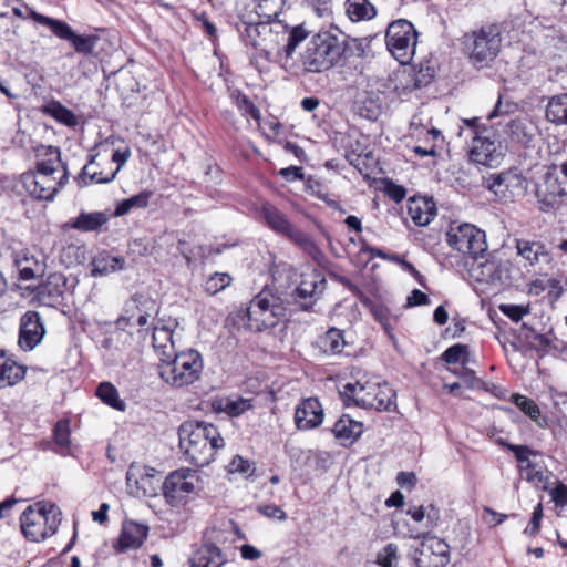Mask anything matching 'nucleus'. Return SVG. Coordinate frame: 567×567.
<instances>
[{
    "instance_id": "obj_1",
    "label": "nucleus",
    "mask_w": 567,
    "mask_h": 567,
    "mask_svg": "<svg viewBox=\"0 0 567 567\" xmlns=\"http://www.w3.org/2000/svg\"><path fill=\"white\" fill-rule=\"evenodd\" d=\"M37 171L21 175L24 189L34 198L53 200L69 179L58 147L41 145L37 148Z\"/></svg>"
},
{
    "instance_id": "obj_2",
    "label": "nucleus",
    "mask_w": 567,
    "mask_h": 567,
    "mask_svg": "<svg viewBox=\"0 0 567 567\" xmlns=\"http://www.w3.org/2000/svg\"><path fill=\"white\" fill-rule=\"evenodd\" d=\"M179 446L186 460L196 466L208 465L225 445L218 429L210 423L186 421L178 430Z\"/></svg>"
},
{
    "instance_id": "obj_3",
    "label": "nucleus",
    "mask_w": 567,
    "mask_h": 567,
    "mask_svg": "<svg viewBox=\"0 0 567 567\" xmlns=\"http://www.w3.org/2000/svg\"><path fill=\"white\" fill-rule=\"evenodd\" d=\"M340 394L344 401H352L363 409L377 411H392L396 408L395 392L386 382L367 380L365 382H348Z\"/></svg>"
},
{
    "instance_id": "obj_4",
    "label": "nucleus",
    "mask_w": 567,
    "mask_h": 567,
    "mask_svg": "<svg viewBox=\"0 0 567 567\" xmlns=\"http://www.w3.org/2000/svg\"><path fill=\"white\" fill-rule=\"evenodd\" d=\"M347 49L346 41L338 34L324 31L315 34L302 54V62L309 72H323L334 66Z\"/></svg>"
},
{
    "instance_id": "obj_5",
    "label": "nucleus",
    "mask_w": 567,
    "mask_h": 567,
    "mask_svg": "<svg viewBox=\"0 0 567 567\" xmlns=\"http://www.w3.org/2000/svg\"><path fill=\"white\" fill-rule=\"evenodd\" d=\"M204 361L194 349L175 352L158 364L161 379L174 388H183L196 382L202 374Z\"/></svg>"
},
{
    "instance_id": "obj_6",
    "label": "nucleus",
    "mask_w": 567,
    "mask_h": 567,
    "mask_svg": "<svg viewBox=\"0 0 567 567\" xmlns=\"http://www.w3.org/2000/svg\"><path fill=\"white\" fill-rule=\"evenodd\" d=\"M61 511L52 503L30 505L20 517L21 532L30 542L39 543L54 535L61 524Z\"/></svg>"
},
{
    "instance_id": "obj_7",
    "label": "nucleus",
    "mask_w": 567,
    "mask_h": 567,
    "mask_svg": "<svg viewBox=\"0 0 567 567\" xmlns=\"http://www.w3.org/2000/svg\"><path fill=\"white\" fill-rule=\"evenodd\" d=\"M502 30L497 23L484 24L464 35V45L471 62L475 65H487L499 53Z\"/></svg>"
},
{
    "instance_id": "obj_8",
    "label": "nucleus",
    "mask_w": 567,
    "mask_h": 567,
    "mask_svg": "<svg viewBox=\"0 0 567 567\" xmlns=\"http://www.w3.org/2000/svg\"><path fill=\"white\" fill-rule=\"evenodd\" d=\"M286 316L284 300L271 290L260 291L249 303L247 317L251 328L264 330L275 327Z\"/></svg>"
},
{
    "instance_id": "obj_9",
    "label": "nucleus",
    "mask_w": 567,
    "mask_h": 567,
    "mask_svg": "<svg viewBox=\"0 0 567 567\" xmlns=\"http://www.w3.org/2000/svg\"><path fill=\"white\" fill-rule=\"evenodd\" d=\"M446 241L454 250L473 260L483 258L487 252L485 231L472 224L451 225L446 233Z\"/></svg>"
},
{
    "instance_id": "obj_10",
    "label": "nucleus",
    "mask_w": 567,
    "mask_h": 567,
    "mask_svg": "<svg viewBox=\"0 0 567 567\" xmlns=\"http://www.w3.org/2000/svg\"><path fill=\"white\" fill-rule=\"evenodd\" d=\"M385 39L388 50L401 64H408L412 60L415 53L417 33L410 21L399 19L390 23Z\"/></svg>"
},
{
    "instance_id": "obj_11",
    "label": "nucleus",
    "mask_w": 567,
    "mask_h": 567,
    "mask_svg": "<svg viewBox=\"0 0 567 567\" xmlns=\"http://www.w3.org/2000/svg\"><path fill=\"white\" fill-rule=\"evenodd\" d=\"M195 470L182 468L172 472L162 483L163 496L171 506H181L188 502L198 483Z\"/></svg>"
},
{
    "instance_id": "obj_12",
    "label": "nucleus",
    "mask_w": 567,
    "mask_h": 567,
    "mask_svg": "<svg viewBox=\"0 0 567 567\" xmlns=\"http://www.w3.org/2000/svg\"><path fill=\"white\" fill-rule=\"evenodd\" d=\"M503 156L501 141L492 128L483 127L476 131L470 151V157L474 163L492 167L498 165Z\"/></svg>"
},
{
    "instance_id": "obj_13",
    "label": "nucleus",
    "mask_w": 567,
    "mask_h": 567,
    "mask_svg": "<svg viewBox=\"0 0 567 567\" xmlns=\"http://www.w3.org/2000/svg\"><path fill=\"white\" fill-rule=\"evenodd\" d=\"M326 277L317 269L301 274L297 288L291 293L296 305L303 311H310L326 289Z\"/></svg>"
},
{
    "instance_id": "obj_14",
    "label": "nucleus",
    "mask_w": 567,
    "mask_h": 567,
    "mask_svg": "<svg viewBox=\"0 0 567 567\" xmlns=\"http://www.w3.org/2000/svg\"><path fill=\"white\" fill-rule=\"evenodd\" d=\"M488 188L505 202L523 197L527 190L526 178L516 169L501 172L489 177Z\"/></svg>"
},
{
    "instance_id": "obj_15",
    "label": "nucleus",
    "mask_w": 567,
    "mask_h": 567,
    "mask_svg": "<svg viewBox=\"0 0 567 567\" xmlns=\"http://www.w3.org/2000/svg\"><path fill=\"white\" fill-rule=\"evenodd\" d=\"M126 482L131 493L138 497L156 496L163 483L154 468L134 464L128 467Z\"/></svg>"
},
{
    "instance_id": "obj_16",
    "label": "nucleus",
    "mask_w": 567,
    "mask_h": 567,
    "mask_svg": "<svg viewBox=\"0 0 567 567\" xmlns=\"http://www.w3.org/2000/svg\"><path fill=\"white\" fill-rule=\"evenodd\" d=\"M413 559L416 567H445L450 561V546L436 536L425 537Z\"/></svg>"
},
{
    "instance_id": "obj_17",
    "label": "nucleus",
    "mask_w": 567,
    "mask_h": 567,
    "mask_svg": "<svg viewBox=\"0 0 567 567\" xmlns=\"http://www.w3.org/2000/svg\"><path fill=\"white\" fill-rule=\"evenodd\" d=\"M44 324L39 312L29 310L20 319L19 346L23 350H33L43 339Z\"/></svg>"
},
{
    "instance_id": "obj_18",
    "label": "nucleus",
    "mask_w": 567,
    "mask_h": 567,
    "mask_svg": "<svg viewBox=\"0 0 567 567\" xmlns=\"http://www.w3.org/2000/svg\"><path fill=\"white\" fill-rule=\"evenodd\" d=\"M323 409L316 398L303 399L295 410V424L300 431L318 427L323 422Z\"/></svg>"
},
{
    "instance_id": "obj_19",
    "label": "nucleus",
    "mask_w": 567,
    "mask_h": 567,
    "mask_svg": "<svg viewBox=\"0 0 567 567\" xmlns=\"http://www.w3.org/2000/svg\"><path fill=\"white\" fill-rule=\"evenodd\" d=\"M148 534V526L135 520H125L118 537L116 549L126 551L141 547Z\"/></svg>"
},
{
    "instance_id": "obj_20",
    "label": "nucleus",
    "mask_w": 567,
    "mask_h": 567,
    "mask_svg": "<svg viewBox=\"0 0 567 567\" xmlns=\"http://www.w3.org/2000/svg\"><path fill=\"white\" fill-rule=\"evenodd\" d=\"M483 255V258L473 260L470 272L480 282H496L503 278V270L501 265L495 259H489Z\"/></svg>"
},
{
    "instance_id": "obj_21",
    "label": "nucleus",
    "mask_w": 567,
    "mask_h": 567,
    "mask_svg": "<svg viewBox=\"0 0 567 567\" xmlns=\"http://www.w3.org/2000/svg\"><path fill=\"white\" fill-rule=\"evenodd\" d=\"M190 567H221L226 559L221 550L214 544H203L190 557Z\"/></svg>"
},
{
    "instance_id": "obj_22",
    "label": "nucleus",
    "mask_w": 567,
    "mask_h": 567,
    "mask_svg": "<svg viewBox=\"0 0 567 567\" xmlns=\"http://www.w3.org/2000/svg\"><path fill=\"white\" fill-rule=\"evenodd\" d=\"M173 333V329L168 324H156L153 328V347L157 352L159 362L164 361L168 357H172V354L176 352Z\"/></svg>"
},
{
    "instance_id": "obj_23",
    "label": "nucleus",
    "mask_w": 567,
    "mask_h": 567,
    "mask_svg": "<svg viewBox=\"0 0 567 567\" xmlns=\"http://www.w3.org/2000/svg\"><path fill=\"white\" fill-rule=\"evenodd\" d=\"M408 215L416 226H426L436 215L435 205L423 197L411 198L408 203Z\"/></svg>"
},
{
    "instance_id": "obj_24",
    "label": "nucleus",
    "mask_w": 567,
    "mask_h": 567,
    "mask_svg": "<svg viewBox=\"0 0 567 567\" xmlns=\"http://www.w3.org/2000/svg\"><path fill=\"white\" fill-rule=\"evenodd\" d=\"M14 265L21 280H32L44 272V264L29 250H22L14 257Z\"/></svg>"
},
{
    "instance_id": "obj_25",
    "label": "nucleus",
    "mask_w": 567,
    "mask_h": 567,
    "mask_svg": "<svg viewBox=\"0 0 567 567\" xmlns=\"http://www.w3.org/2000/svg\"><path fill=\"white\" fill-rule=\"evenodd\" d=\"M333 434L338 440L342 441L343 445L351 444L357 441L362 432L363 424L352 420L348 415H342L333 426Z\"/></svg>"
},
{
    "instance_id": "obj_26",
    "label": "nucleus",
    "mask_w": 567,
    "mask_h": 567,
    "mask_svg": "<svg viewBox=\"0 0 567 567\" xmlns=\"http://www.w3.org/2000/svg\"><path fill=\"white\" fill-rule=\"evenodd\" d=\"M125 260L122 257L111 256L106 251L97 254L91 262V276L102 277L122 270Z\"/></svg>"
},
{
    "instance_id": "obj_27",
    "label": "nucleus",
    "mask_w": 567,
    "mask_h": 567,
    "mask_svg": "<svg viewBox=\"0 0 567 567\" xmlns=\"http://www.w3.org/2000/svg\"><path fill=\"white\" fill-rule=\"evenodd\" d=\"M516 249L518 256L532 266L539 264L542 260L547 261L549 259L545 245L539 241L516 239Z\"/></svg>"
},
{
    "instance_id": "obj_28",
    "label": "nucleus",
    "mask_w": 567,
    "mask_h": 567,
    "mask_svg": "<svg viewBox=\"0 0 567 567\" xmlns=\"http://www.w3.org/2000/svg\"><path fill=\"white\" fill-rule=\"evenodd\" d=\"M260 215L269 228L282 236L293 226L286 215L271 204L262 205Z\"/></svg>"
},
{
    "instance_id": "obj_29",
    "label": "nucleus",
    "mask_w": 567,
    "mask_h": 567,
    "mask_svg": "<svg viewBox=\"0 0 567 567\" xmlns=\"http://www.w3.org/2000/svg\"><path fill=\"white\" fill-rule=\"evenodd\" d=\"M545 117L555 125H567V93L556 94L548 99Z\"/></svg>"
},
{
    "instance_id": "obj_30",
    "label": "nucleus",
    "mask_w": 567,
    "mask_h": 567,
    "mask_svg": "<svg viewBox=\"0 0 567 567\" xmlns=\"http://www.w3.org/2000/svg\"><path fill=\"white\" fill-rule=\"evenodd\" d=\"M24 374V367L0 353V389L18 383Z\"/></svg>"
},
{
    "instance_id": "obj_31",
    "label": "nucleus",
    "mask_w": 567,
    "mask_h": 567,
    "mask_svg": "<svg viewBox=\"0 0 567 567\" xmlns=\"http://www.w3.org/2000/svg\"><path fill=\"white\" fill-rule=\"evenodd\" d=\"M30 12V18L33 19L35 22L41 23L43 25H47L51 29V31L60 39L62 40H69L71 41L74 37V32L72 28L60 20L47 17L44 14H41L37 11H34L32 8L27 7L25 8Z\"/></svg>"
},
{
    "instance_id": "obj_32",
    "label": "nucleus",
    "mask_w": 567,
    "mask_h": 567,
    "mask_svg": "<svg viewBox=\"0 0 567 567\" xmlns=\"http://www.w3.org/2000/svg\"><path fill=\"white\" fill-rule=\"evenodd\" d=\"M107 220V215L103 212H82L70 223V227L80 231H96L106 224Z\"/></svg>"
},
{
    "instance_id": "obj_33",
    "label": "nucleus",
    "mask_w": 567,
    "mask_h": 567,
    "mask_svg": "<svg viewBox=\"0 0 567 567\" xmlns=\"http://www.w3.org/2000/svg\"><path fill=\"white\" fill-rule=\"evenodd\" d=\"M346 13L351 21L358 22L374 18L377 10L369 0H347Z\"/></svg>"
},
{
    "instance_id": "obj_34",
    "label": "nucleus",
    "mask_w": 567,
    "mask_h": 567,
    "mask_svg": "<svg viewBox=\"0 0 567 567\" xmlns=\"http://www.w3.org/2000/svg\"><path fill=\"white\" fill-rule=\"evenodd\" d=\"M267 33H270V29L266 23L250 22L246 24L241 35L246 39L247 43L251 44L254 48L264 50L268 60H272V49L262 48V43L259 40L260 35Z\"/></svg>"
},
{
    "instance_id": "obj_35",
    "label": "nucleus",
    "mask_w": 567,
    "mask_h": 567,
    "mask_svg": "<svg viewBox=\"0 0 567 567\" xmlns=\"http://www.w3.org/2000/svg\"><path fill=\"white\" fill-rule=\"evenodd\" d=\"M320 349L327 354H339L342 352L346 341L343 331L330 328L318 341Z\"/></svg>"
},
{
    "instance_id": "obj_36",
    "label": "nucleus",
    "mask_w": 567,
    "mask_h": 567,
    "mask_svg": "<svg viewBox=\"0 0 567 567\" xmlns=\"http://www.w3.org/2000/svg\"><path fill=\"white\" fill-rule=\"evenodd\" d=\"M285 237L289 238L295 245L301 248L313 259H318L321 255V251L313 239L308 234L296 228L295 225L289 229Z\"/></svg>"
},
{
    "instance_id": "obj_37",
    "label": "nucleus",
    "mask_w": 567,
    "mask_h": 567,
    "mask_svg": "<svg viewBox=\"0 0 567 567\" xmlns=\"http://www.w3.org/2000/svg\"><path fill=\"white\" fill-rule=\"evenodd\" d=\"M306 38L305 31L297 27L293 28L286 37V42L282 45V48H278L276 53L272 55V60L276 62H281L282 60V53H285L286 60L292 55L296 48L299 45V43Z\"/></svg>"
},
{
    "instance_id": "obj_38",
    "label": "nucleus",
    "mask_w": 567,
    "mask_h": 567,
    "mask_svg": "<svg viewBox=\"0 0 567 567\" xmlns=\"http://www.w3.org/2000/svg\"><path fill=\"white\" fill-rule=\"evenodd\" d=\"M95 156H91L89 163L82 168L79 177L76 178L80 186H86L90 183L107 184L116 177V172H111L103 175L102 172H91V165L94 163Z\"/></svg>"
},
{
    "instance_id": "obj_39",
    "label": "nucleus",
    "mask_w": 567,
    "mask_h": 567,
    "mask_svg": "<svg viewBox=\"0 0 567 567\" xmlns=\"http://www.w3.org/2000/svg\"><path fill=\"white\" fill-rule=\"evenodd\" d=\"M151 197L152 192L144 190L128 198H125L117 203L114 215L124 216L134 208H145L147 207Z\"/></svg>"
},
{
    "instance_id": "obj_40",
    "label": "nucleus",
    "mask_w": 567,
    "mask_h": 567,
    "mask_svg": "<svg viewBox=\"0 0 567 567\" xmlns=\"http://www.w3.org/2000/svg\"><path fill=\"white\" fill-rule=\"evenodd\" d=\"M96 396L111 408L124 411L126 404L120 399L117 389L110 382H102L96 388Z\"/></svg>"
},
{
    "instance_id": "obj_41",
    "label": "nucleus",
    "mask_w": 567,
    "mask_h": 567,
    "mask_svg": "<svg viewBox=\"0 0 567 567\" xmlns=\"http://www.w3.org/2000/svg\"><path fill=\"white\" fill-rule=\"evenodd\" d=\"M506 135L516 143L527 144L532 141L533 134L528 131L524 120H511L505 127Z\"/></svg>"
},
{
    "instance_id": "obj_42",
    "label": "nucleus",
    "mask_w": 567,
    "mask_h": 567,
    "mask_svg": "<svg viewBox=\"0 0 567 567\" xmlns=\"http://www.w3.org/2000/svg\"><path fill=\"white\" fill-rule=\"evenodd\" d=\"M47 114L52 116L58 122L66 126H75L78 124L74 113L62 105L60 102H51L45 107Z\"/></svg>"
},
{
    "instance_id": "obj_43",
    "label": "nucleus",
    "mask_w": 567,
    "mask_h": 567,
    "mask_svg": "<svg viewBox=\"0 0 567 567\" xmlns=\"http://www.w3.org/2000/svg\"><path fill=\"white\" fill-rule=\"evenodd\" d=\"M408 514L416 523H421L425 519L424 527L430 530L436 526L439 519V513L434 506H430L427 511L423 506H412L408 509Z\"/></svg>"
},
{
    "instance_id": "obj_44",
    "label": "nucleus",
    "mask_w": 567,
    "mask_h": 567,
    "mask_svg": "<svg viewBox=\"0 0 567 567\" xmlns=\"http://www.w3.org/2000/svg\"><path fill=\"white\" fill-rule=\"evenodd\" d=\"M285 0H259L256 12L260 19L271 20L278 17Z\"/></svg>"
},
{
    "instance_id": "obj_45",
    "label": "nucleus",
    "mask_w": 567,
    "mask_h": 567,
    "mask_svg": "<svg viewBox=\"0 0 567 567\" xmlns=\"http://www.w3.org/2000/svg\"><path fill=\"white\" fill-rule=\"evenodd\" d=\"M230 282L231 277L227 272H215L205 281L204 288L207 293L214 296L228 287Z\"/></svg>"
},
{
    "instance_id": "obj_46",
    "label": "nucleus",
    "mask_w": 567,
    "mask_h": 567,
    "mask_svg": "<svg viewBox=\"0 0 567 567\" xmlns=\"http://www.w3.org/2000/svg\"><path fill=\"white\" fill-rule=\"evenodd\" d=\"M252 408V400L238 398L235 400L227 399L223 406V411L231 417H237Z\"/></svg>"
},
{
    "instance_id": "obj_47",
    "label": "nucleus",
    "mask_w": 567,
    "mask_h": 567,
    "mask_svg": "<svg viewBox=\"0 0 567 567\" xmlns=\"http://www.w3.org/2000/svg\"><path fill=\"white\" fill-rule=\"evenodd\" d=\"M65 281L62 275L53 274L50 275L47 281L40 287L39 293L44 296H61L63 293V287Z\"/></svg>"
},
{
    "instance_id": "obj_48",
    "label": "nucleus",
    "mask_w": 567,
    "mask_h": 567,
    "mask_svg": "<svg viewBox=\"0 0 567 567\" xmlns=\"http://www.w3.org/2000/svg\"><path fill=\"white\" fill-rule=\"evenodd\" d=\"M513 403L528 415L532 420L536 421L540 415L538 405L530 399L522 394H514L512 396Z\"/></svg>"
},
{
    "instance_id": "obj_49",
    "label": "nucleus",
    "mask_w": 567,
    "mask_h": 567,
    "mask_svg": "<svg viewBox=\"0 0 567 567\" xmlns=\"http://www.w3.org/2000/svg\"><path fill=\"white\" fill-rule=\"evenodd\" d=\"M370 310L374 319L384 328L386 333L390 334L394 321V318L390 313V310L381 303H373Z\"/></svg>"
},
{
    "instance_id": "obj_50",
    "label": "nucleus",
    "mask_w": 567,
    "mask_h": 567,
    "mask_svg": "<svg viewBox=\"0 0 567 567\" xmlns=\"http://www.w3.org/2000/svg\"><path fill=\"white\" fill-rule=\"evenodd\" d=\"M97 40L99 38L96 35L74 34L73 39L71 40V43L76 52L89 54L93 52L97 43Z\"/></svg>"
},
{
    "instance_id": "obj_51",
    "label": "nucleus",
    "mask_w": 567,
    "mask_h": 567,
    "mask_svg": "<svg viewBox=\"0 0 567 567\" xmlns=\"http://www.w3.org/2000/svg\"><path fill=\"white\" fill-rule=\"evenodd\" d=\"M398 560V546L388 544L377 556V563L381 567H395Z\"/></svg>"
},
{
    "instance_id": "obj_52",
    "label": "nucleus",
    "mask_w": 567,
    "mask_h": 567,
    "mask_svg": "<svg viewBox=\"0 0 567 567\" xmlns=\"http://www.w3.org/2000/svg\"><path fill=\"white\" fill-rule=\"evenodd\" d=\"M54 441L63 449L70 445V424L66 420H60L54 426Z\"/></svg>"
},
{
    "instance_id": "obj_53",
    "label": "nucleus",
    "mask_w": 567,
    "mask_h": 567,
    "mask_svg": "<svg viewBox=\"0 0 567 567\" xmlns=\"http://www.w3.org/2000/svg\"><path fill=\"white\" fill-rule=\"evenodd\" d=\"M228 471L230 473H241L244 475H252L255 472V466H254V463L237 455L228 464Z\"/></svg>"
},
{
    "instance_id": "obj_54",
    "label": "nucleus",
    "mask_w": 567,
    "mask_h": 567,
    "mask_svg": "<svg viewBox=\"0 0 567 567\" xmlns=\"http://www.w3.org/2000/svg\"><path fill=\"white\" fill-rule=\"evenodd\" d=\"M466 346L454 344L444 351L443 360L449 364H454L462 360L463 355L466 354Z\"/></svg>"
},
{
    "instance_id": "obj_55",
    "label": "nucleus",
    "mask_w": 567,
    "mask_h": 567,
    "mask_svg": "<svg viewBox=\"0 0 567 567\" xmlns=\"http://www.w3.org/2000/svg\"><path fill=\"white\" fill-rule=\"evenodd\" d=\"M499 309L505 316L516 322H518L523 316L528 312L527 308L518 305H501Z\"/></svg>"
},
{
    "instance_id": "obj_56",
    "label": "nucleus",
    "mask_w": 567,
    "mask_h": 567,
    "mask_svg": "<svg viewBox=\"0 0 567 567\" xmlns=\"http://www.w3.org/2000/svg\"><path fill=\"white\" fill-rule=\"evenodd\" d=\"M507 449L515 455L516 460L520 463L528 464L529 455H535L536 453L530 450L526 445H515V444H507Z\"/></svg>"
},
{
    "instance_id": "obj_57",
    "label": "nucleus",
    "mask_w": 567,
    "mask_h": 567,
    "mask_svg": "<svg viewBox=\"0 0 567 567\" xmlns=\"http://www.w3.org/2000/svg\"><path fill=\"white\" fill-rule=\"evenodd\" d=\"M542 518H543V507H542V504L539 503L534 508L532 519H530L528 526L525 528V534H528L529 536L536 535L539 530Z\"/></svg>"
},
{
    "instance_id": "obj_58",
    "label": "nucleus",
    "mask_w": 567,
    "mask_h": 567,
    "mask_svg": "<svg viewBox=\"0 0 567 567\" xmlns=\"http://www.w3.org/2000/svg\"><path fill=\"white\" fill-rule=\"evenodd\" d=\"M259 513L265 515L266 517L278 519V520H286L287 514L285 511H282L277 505H262L258 507Z\"/></svg>"
},
{
    "instance_id": "obj_59",
    "label": "nucleus",
    "mask_w": 567,
    "mask_h": 567,
    "mask_svg": "<svg viewBox=\"0 0 567 567\" xmlns=\"http://www.w3.org/2000/svg\"><path fill=\"white\" fill-rule=\"evenodd\" d=\"M545 288L548 289L549 297L555 300L559 299L565 291L563 281L560 278H549L546 281Z\"/></svg>"
},
{
    "instance_id": "obj_60",
    "label": "nucleus",
    "mask_w": 567,
    "mask_h": 567,
    "mask_svg": "<svg viewBox=\"0 0 567 567\" xmlns=\"http://www.w3.org/2000/svg\"><path fill=\"white\" fill-rule=\"evenodd\" d=\"M550 496L553 502L558 506H564L567 504V486L561 482H558L556 486L551 489Z\"/></svg>"
},
{
    "instance_id": "obj_61",
    "label": "nucleus",
    "mask_w": 567,
    "mask_h": 567,
    "mask_svg": "<svg viewBox=\"0 0 567 567\" xmlns=\"http://www.w3.org/2000/svg\"><path fill=\"white\" fill-rule=\"evenodd\" d=\"M430 303V298L426 293L419 289L412 290L406 299V307H417Z\"/></svg>"
},
{
    "instance_id": "obj_62",
    "label": "nucleus",
    "mask_w": 567,
    "mask_h": 567,
    "mask_svg": "<svg viewBox=\"0 0 567 567\" xmlns=\"http://www.w3.org/2000/svg\"><path fill=\"white\" fill-rule=\"evenodd\" d=\"M310 4L319 18H327L331 14V0H309Z\"/></svg>"
},
{
    "instance_id": "obj_63",
    "label": "nucleus",
    "mask_w": 567,
    "mask_h": 567,
    "mask_svg": "<svg viewBox=\"0 0 567 567\" xmlns=\"http://www.w3.org/2000/svg\"><path fill=\"white\" fill-rule=\"evenodd\" d=\"M143 306L146 310L143 313H141L137 318V324L141 327H144L148 323L151 312L157 311L156 305L153 300L145 299Z\"/></svg>"
},
{
    "instance_id": "obj_64",
    "label": "nucleus",
    "mask_w": 567,
    "mask_h": 567,
    "mask_svg": "<svg viewBox=\"0 0 567 567\" xmlns=\"http://www.w3.org/2000/svg\"><path fill=\"white\" fill-rule=\"evenodd\" d=\"M525 470L527 471L526 480L529 482L540 483L544 481V473L537 470V465L535 463L528 462Z\"/></svg>"
}]
</instances>
